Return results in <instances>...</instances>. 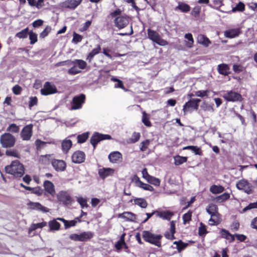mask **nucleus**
<instances>
[{"label":"nucleus","mask_w":257,"mask_h":257,"mask_svg":"<svg viewBox=\"0 0 257 257\" xmlns=\"http://www.w3.org/2000/svg\"><path fill=\"white\" fill-rule=\"evenodd\" d=\"M5 170L7 173L13 175L16 178H21L25 173L24 166L18 160L12 161L10 165L5 167Z\"/></svg>","instance_id":"nucleus-1"},{"label":"nucleus","mask_w":257,"mask_h":257,"mask_svg":"<svg viewBox=\"0 0 257 257\" xmlns=\"http://www.w3.org/2000/svg\"><path fill=\"white\" fill-rule=\"evenodd\" d=\"M142 236L146 241L154 244L158 247H161L160 240L162 237L161 234H155L149 231H144L142 233Z\"/></svg>","instance_id":"nucleus-2"},{"label":"nucleus","mask_w":257,"mask_h":257,"mask_svg":"<svg viewBox=\"0 0 257 257\" xmlns=\"http://www.w3.org/2000/svg\"><path fill=\"white\" fill-rule=\"evenodd\" d=\"M148 38L160 46H166L168 43L166 41L161 38L160 35L156 31L150 29L147 30Z\"/></svg>","instance_id":"nucleus-3"},{"label":"nucleus","mask_w":257,"mask_h":257,"mask_svg":"<svg viewBox=\"0 0 257 257\" xmlns=\"http://www.w3.org/2000/svg\"><path fill=\"white\" fill-rule=\"evenodd\" d=\"M0 141L3 148H8L14 146L15 139L10 134H5L1 136Z\"/></svg>","instance_id":"nucleus-4"},{"label":"nucleus","mask_w":257,"mask_h":257,"mask_svg":"<svg viewBox=\"0 0 257 257\" xmlns=\"http://www.w3.org/2000/svg\"><path fill=\"white\" fill-rule=\"evenodd\" d=\"M110 139H111V137L109 135H104L95 132L91 137L90 143L93 146V150H94L97 144L100 141Z\"/></svg>","instance_id":"nucleus-5"},{"label":"nucleus","mask_w":257,"mask_h":257,"mask_svg":"<svg viewBox=\"0 0 257 257\" xmlns=\"http://www.w3.org/2000/svg\"><path fill=\"white\" fill-rule=\"evenodd\" d=\"M236 188L243 191L247 194H250L253 193L252 186L244 179L241 180L237 182L236 184Z\"/></svg>","instance_id":"nucleus-6"},{"label":"nucleus","mask_w":257,"mask_h":257,"mask_svg":"<svg viewBox=\"0 0 257 257\" xmlns=\"http://www.w3.org/2000/svg\"><path fill=\"white\" fill-rule=\"evenodd\" d=\"M85 100V96L83 94L75 96L73 98L71 109L76 110L80 109L82 104L84 103Z\"/></svg>","instance_id":"nucleus-7"},{"label":"nucleus","mask_w":257,"mask_h":257,"mask_svg":"<svg viewBox=\"0 0 257 257\" xmlns=\"http://www.w3.org/2000/svg\"><path fill=\"white\" fill-rule=\"evenodd\" d=\"M57 198L66 205L71 204L74 201L71 196L65 191H60L57 195Z\"/></svg>","instance_id":"nucleus-8"},{"label":"nucleus","mask_w":257,"mask_h":257,"mask_svg":"<svg viewBox=\"0 0 257 257\" xmlns=\"http://www.w3.org/2000/svg\"><path fill=\"white\" fill-rule=\"evenodd\" d=\"M223 98L227 101H241V95L235 91H230L224 93Z\"/></svg>","instance_id":"nucleus-9"},{"label":"nucleus","mask_w":257,"mask_h":257,"mask_svg":"<svg viewBox=\"0 0 257 257\" xmlns=\"http://www.w3.org/2000/svg\"><path fill=\"white\" fill-rule=\"evenodd\" d=\"M129 23L128 18L125 16H118L114 20L115 26L119 29L125 27Z\"/></svg>","instance_id":"nucleus-10"},{"label":"nucleus","mask_w":257,"mask_h":257,"mask_svg":"<svg viewBox=\"0 0 257 257\" xmlns=\"http://www.w3.org/2000/svg\"><path fill=\"white\" fill-rule=\"evenodd\" d=\"M201 101L200 99H192L186 102L183 106V111L184 114L188 111L190 108L197 110L198 108V103Z\"/></svg>","instance_id":"nucleus-11"},{"label":"nucleus","mask_w":257,"mask_h":257,"mask_svg":"<svg viewBox=\"0 0 257 257\" xmlns=\"http://www.w3.org/2000/svg\"><path fill=\"white\" fill-rule=\"evenodd\" d=\"M41 94L44 95H47L55 93L57 92L55 86L49 82H46L43 88L41 90Z\"/></svg>","instance_id":"nucleus-12"},{"label":"nucleus","mask_w":257,"mask_h":257,"mask_svg":"<svg viewBox=\"0 0 257 257\" xmlns=\"http://www.w3.org/2000/svg\"><path fill=\"white\" fill-rule=\"evenodd\" d=\"M51 164L57 172L64 171L66 168V163L61 160L54 159L52 160Z\"/></svg>","instance_id":"nucleus-13"},{"label":"nucleus","mask_w":257,"mask_h":257,"mask_svg":"<svg viewBox=\"0 0 257 257\" xmlns=\"http://www.w3.org/2000/svg\"><path fill=\"white\" fill-rule=\"evenodd\" d=\"M85 159V153L81 151L75 152L72 156V161L75 164H80L84 162Z\"/></svg>","instance_id":"nucleus-14"},{"label":"nucleus","mask_w":257,"mask_h":257,"mask_svg":"<svg viewBox=\"0 0 257 257\" xmlns=\"http://www.w3.org/2000/svg\"><path fill=\"white\" fill-rule=\"evenodd\" d=\"M28 205L31 209L41 212L42 213H47L49 211V209L42 205L39 202H34L30 201L28 203Z\"/></svg>","instance_id":"nucleus-15"},{"label":"nucleus","mask_w":257,"mask_h":257,"mask_svg":"<svg viewBox=\"0 0 257 257\" xmlns=\"http://www.w3.org/2000/svg\"><path fill=\"white\" fill-rule=\"evenodd\" d=\"M206 212L212 217H218L219 213L218 212V207L214 204H209L206 208Z\"/></svg>","instance_id":"nucleus-16"},{"label":"nucleus","mask_w":257,"mask_h":257,"mask_svg":"<svg viewBox=\"0 0 257 257\" xmlns=\"http://www.w3.org/2000/svg\"><path fill=\"white\" fill-rule=\"evenodd\" d=\"M82 0H67L63 3V7L74 9L81 3Z\"/></svg>","instance_id":"nucleus-17"},{"label":"nucleus","mask_w":257,"mask_h":257,"mask_svg":"<svg viewBox=\"0 0 257 257\" xmlns=\"http://www.w3.org/2000/svg\"><path fill=\"white\" fill-rule=\"evenodd\" d=\"M44 187L46 191L52 196H54L55 193L54 185L52 182L49 180H46L44 182Z\"/></svg>","instance_id":"nucleus-18"},{"label":"nucleus","mask_w":257,"mask_h":257,"mask_svg":"<svg viewBox=\"0 0 257 257\" xmlns=\"http://www.w3.org/2000/svg\"><path fill=\"white\" fill-rule=\"evenodd\" d=\"M241 33L239 29H229L224 32V36L226 38H233L238 36Z\"/></svg>","instance_id":"nucleus-19"},{"label":"nucleus","mask_w":257,"mask_h":257,"mask_svg":"<svg viewBox=\"0 0 257 257\" xmlns=\"http://www.w3.org/2000/svg\"><path fill=\"white\" fill-rule=\"evenodd\" d=\"M108 159L110 162L112 163H116L119 161L122 158V155L120 153L117 151L111 153L108 155Z\"/></svg>","instance_id":"nucleus-20"},{"label":"nucleus","mask_w":257,"mask_h":257,"mask_svg":"<svg viewBox=\"0 0 257 257\" xmlns=\"http://www.w3.org/2000/svg\"><path fill=\"white\" fill-rule=\"evenodd\" d=\"M217 70L219 74L224 76L228 75L229 73V67L226 64H221L217 66Z\"/></svg>","instance_id":"nucleus-21"},{"label":"nucleus","mask_w":257,"mask_h":257,"mask_svg":"<svg viewBox=\"0 0 257 257\" xmlns=\"http://www.w3.org/2000/svg\"><path fill=\"white\" fill-rule=\"evenodd\" d=\"M178 6L174 9L175 11H179L182 13H187L190 11V6L183 2H178Z\"/></svg>","instance_id":"nucleus-22"},{"label":"nucleus","mask_w":257,"mask_h":257,"mask_svg":"<svg viewBox=\"0 0 257 257\" xmlns=\"http://www.w3.org/2000/svg\"><path fill=\"white\" fill-rule=\"evenodd\" d=\"M114 170L111 168H102L98 170V174L101 178H105L109 175L113 173Z\"/></svg>","instance_id":"nucleus-23"},{"label":"nucleus","mask_w":257,"mask_h":257,"mask_svg":"<svg viewBox=\"0 0 257 257\" xmlns=\"http://www.w3.org/2000/svg\"><path fill=\"white\" fill-rule=\"evenodd\" d=\"M173 244L175 245V246H172V247L173 248H176L179 252L182 251L188 245V243H185L181 240L174 241Z\"/></svg>","instance_id":"nucleus-24"},{"label":"nucleus","mask_w":257,"mask_h":257,"mask_svg":"<svg viewBox=\"0 0 257 257\" xmlns=\"http://www.w3.org/2000/svg\"><path fill=\"white\" fill-rule=\"evenodd\" d=\"M197 42L198 43L203 45L205 47H208L211 43L209 39L204 35H199L197 37Z\"/></svg>","instance_id":"nucleus-25"},{"label":"nucleus","mask_w":257,"mask_h":257,"mask_svg":"<svg viewBox=\"0 0 257 257\" xmlns=\"http://www.w3.org/2000/svg\"><path fill=\"white\" fill-rule=\"evenodd\" d=\"M173 215V213L169 211H157V216L163 218V219L170 220Z\"/></svg>","instance_id":"nucleus-26"},{"label":"nucleus","mask_w":257,"mask_h":257,"mask_svg":"<svg viewBox=\"0 0 257 257\" xmlns=\"http://www.w3.org/2000/svg\"><path fill=\"white\" fill-rule=\"evenodd\" d=\"M176 228H175V222L174 221H172L170 222V232L171 234L168 232H167L165 234V236L168 238L170 239L171 240L175 239L174 234L176 232Z\"/></svg>","instance_id":"nucleus-27"},{"label":"nucleus","mask_w":257,"mask_h":257,"mask_svg":"<svg viewBox=\"0 0 257 257\" xmlns=\"http://www.w3.org/2000/svg\"><path fill=\"white\" fill-rule=\"evenodd\" d=\"M119 216L121 218L125 219L127 221H135L136 219V214L131 212H125L121 214H119Z\"/></svg>","instance_id":"nucleus-28"},{"label":"nucleus","mask_w":257,"mask_h":257,"mask_svg":"<svg viewBox=\"0 0 257 257\" xmlns=\"http://www.w3.org/2000/svg\"><path fill=\"white\" fill-rule=\"evenodd\" d=\"M210 191L214 194L222 193L224 190V188L221 185H213L210 186Z\"/></svg>","instance_id":"nucleus-29"},{"label":"nucleus","mask_w":257,"mask_h":257,"mask_svg":"<svg viewBox=\"0 0 257 257\" xmlns=\"http://www.w3.org/2000/svg\"><path fill=\"white\" fill-rule=\"evenodd\" d=\"M71 64L75 65L80 69H84L87 66L86 62L80 59H75L73 61H71Z\"/></svg>","instance_id":"nucleus-30"},{"label":"nucleus","mask_w":257,"mask_h":257,"mask_svg":"<svg viewBox=\"0 0 257 257\" xmlns=\"http://www.w3.org/2000/svg\"><path fill=\"white\" fill-rule=\"evenodd\" d=\"M72 142L70 140H64L61 144L62 150L64 153H67L72 146Z\"/></svg>","instance_id":"nucleus-31"},{"label":"nucleus","mask_w":257,"mask_h":257,"mask_svg":"<svg viewBox=\"0 0 257 257\" xmlns=\"http://www.w3.org/2000/svg\"><path fill=\"white\" fill-rule=\"evenodd\" d=\"M93 234L90 231H84L80 234V241H86L91 238Z\"/></svg>","instance_id":"nucleus-32"},{"label":"nucleus","mask_w":257,"mask_h":257,"mask_svg":"<svg viewBox=\"0 0 257 257\" xmlns=\"http://www.w3.org/2000/svg\"><path fill=\"white\" fill-rule=\"evenodd\" d=\"M140 137L141 135L139 133L135 132L133 134L131 138L127 139L126 141L127 144H134L139 140Z\"/></svg>","instance_id":"nucleus-33"},{"label":"nucleus","mask_w":257,"mask_h":257,"mask_svg":"<svg viewBox=\"0 0 257 257\" xmlns=\"http://www.w3.org/2000/svg\"><path fill=\"white\" fill-rule=\"evenodd\" d=\"M101 50V47L99 45L96 48L93 49L91 52H90L86 58V60H88L89 62H91L93 57L98 54Z\"/></svg>","instance_id":"nucleus-34"},{"label":"nucleus","mask_w":257,"mask_h":257,"mask_svg":"<svg viewBox=\"0 0 257 257\" xmlns=\"http://www.w3.org/2000/svg\"><path fill=\"white\" fill-rule=\"evenodd\" d=\"M184 37L185 39L188 40V41L185 42L186 46L188 48H192L194 44V40L193 38L192 35L191 33H187L185 35Z\"/></svg>","instance_id":"nucleus-35"},{"label":"nucleus","mask_w":257,"mask_h":257,"mask_svg":"<svg viewBox=\"0 0 257 257\" xmlns=\"http://www.w3.org/2000/svg\"><path fill=\"white\" fill-rule=\"evenodd\" d=\"M21 135L24 140H29L32 135V130H22Z\"/></svg>","instance_id":"nucleus-36"},{"label":"nucleus","mask_w":257,"mask_h":257,"mask_svg":"<svg viewBox=\"0 0 257 257\" xmlns=\"http://www.w3.org/2000/svg\"><path fill=\"white\" fill-rule=\"evenodd\" d=\"M230 197V195L228 193H224L222 194L217 196L215 200L216 202L218 203H221L225 201L226 200H228Z\"/></svg>","instance_id":"nucleus-37"},{"label":"nucleus","mask_w":257,"mask_h":257,"mask_svg":"<svg viewBox=\"0 0 257 257\" xmlns=\"http://www.w3.org/2000/svg\"><path fill=\"white\" fill-rule=\"evenodd\" d=\"M49 226L51 231L57 230L60 228V224L56 220L54 219L49 222Z\"/></svg>","instance_id":"nucleus-38"},{"label":"nucleus","mask_w":257,"mask_h":257,"mask_svg":"<svg viewBox=\"0 0 257 257\" xmlns=\"http://www.w3.org/2000/svg\"><path fill=\"white\" fill-rule=\"evenodd\" d=\"M135 204L140 206L143 208H145L147 207L148 203L146 200L144 198H138L134 200Z\"/></svg>","instance_id":"nucleus-39"},{"label":"nucleus","mask_w":257,"mask_h":257,"mask_svg":"<svg viewBox=\"0 0 257 257\" xmlns=\"http://www.w3.org/2000/svg\"><path fill=\"white\" fill-rule=\"evenodd\" d=\"M7 156L14 157L17 158H20V154L19 151L15 149L7 150L6 152Z\"/></svg>","instance_id":"nucleus-40"},{"label":"nucleus","mask_w":257,"mask_h":257,"mask_svg":"<svg viewBox=\"0 0 257 257\" xmlns=\"http://www.w3.org/2000/svg\"><path fill=\"white\" fill-rule=\"evenodd\" d=\"M174 164L176 166H179L183 163L187 162V157H182L180 156H177L174 157Z\"/></svg>","instance_id":"nucleus-41"},{"label":"nucleus","mask_w":257,"mask_h":257,"mask_svg":"<svg viewBox=\"0 0 257 257\" xmlns=\"http://www.w3.org/2000/svg\"><path fill=\"white\" fill-rule=\"evenodd\" d=\"M89 132H85L82 134L79 135L77 136V142L79 144L84 143L88 139L89 136Z\"/></svg>","instance_id":"nucleus-42"},{"label":"nucleus","mask_w":257,"mask_h":257,"mask_svg":"<svg viewBox=\"0 0 257 257\" xmlns=\"http://www.w3.org/2000/svg\"><path fill=\"white\" fill-rule=\"evenodd\" d=\"M29 29L26 28L16 34V37L20 39H24L27 37L29 34Z\"/></svg>","instance_id":"nucleus-43"},{"label":"nucleus","mask_w":257,"mask_h":257,"mask_svg":"<svg viewBox=\"0 0 257 257\" xmlns=\"http://www.w3.org/2000/svg\"><path fill=\"white\" fill-rule=\"evenodd\" d=\"M207 233L206 225L202 222L200 223V226L198 229V234L200 236H204Z\"/></svg>","instance_id":"nucleus-44"},{"label":"nucleus","mask_w":257,"mask_h":257,"mask_svg":"<svg viewBox=\"0 0 257 257\" xmlns=\"http://www.w3.org/2000/svg\"><path fill=\"white\" fill-rule=\"evenodd\" d=\"M149 183L152 184L155 186H159L160 184V180L154 177L151 176L150 178L147 180Z\"/></svg>","instance_id":"nucleus-45"},{"label":"nucleus","mask_w":257,"mask_h":257,"mask_svg":"<svg viewBox=\"0 0 257 257\" xmlns=\"http://www.w3.org/2000/svg\"><path fill=\"white\" fill-rule=\"evenodd\" d=\"M51 157L52 155H42L40 157V161L43 164H48L50 162Z\"/></svg>","instance_id":"nucleus-46"},{"label":"nucleus","mask_w":257,"mask_h":257,"mask_svg":"<svg viewBox=\"0 0 257 257\" xmlns=\"http://www.w3.org/2000/svg\"><path fill=\"white\" fill-rule=\"evenodd\" d=\"M29 39L30 40V44H34L37 42V35L36 33H34L33 31L29 32Z\"/></svg>","instance_id":"nucleus-47"},{"label":"nucleus","mask_w":257,"mask_h":257,"mask_svg":"<svg viewBox=\"0 0 257 257\" xmlns=\"http://www.w3.org/2000/svg\"><path fill=\"white\" fill-rule=\"evenodd\" d=\"M77 201L80 205L81 208H84V207H87L88 204L87 203V200L86 199L82 197H77Z\"/></svg>","instance_id":"nucleus-48"},{"label":"nucleus","mask_w":257,"mask_h":257,"mask_svg":"<svg viewBox=\"0 0 257 257\" xmlns=\"http://www.w3.org/2000/svg\"><path fill=\"white\" fill-rule=\"evenodd\" d=\"M244 9V5L239 2L235 7L233 8L231 11L232 12H235L236 11L242 12Z\"/></svg>","instance_id":"nucleus-49"},{"label":"nucleus","mask_w":257,"mask_h":257,"mask_svg":"<svg viewBox=\"0 0 257 257\" xmlns=\"http://www.w3.org/2000/svg\"><path fill=\"white\" fill-rule=\"evenodd\" d=\"M81 72V70L77 68L75 65H73V67L68 70V73L70 75H75Z\"/></svg>","instance_id":"nucleus-50"},{"label":"nucleus","mask_w":257,"mask_h":257,"mask_svg":"<svg viewBox=\"0 0 257 257\" xmlns=\"http://www.w3.org/2000/svg\"><path fill=\"white\" fill-rule=\"evenodd\" d=\"M47 225V222L45 221H43L40 223H38L36 224H33L32 226H31L32 230H36L37 228H42Z\"/></svg>","instance_id":"nucleus-51"},{"label":"nucleus","mask_w":257,"mask_h":257,"mask_svg":"<svg viewBox=\"0 0 257 257\" xmlns=\"http://www.w3.org/2000/svg\"><path fill=\"white\" fill-rule=\"evenodd\" d=\"M191 215L192 212L190 211H188L183 215V220L184 224L191 220Z\"/></svg>","instance_id":"nucleus-52"},{"label":"nucleus","mask_w":257,"mask_h":257,"mask_svg":"<svg viewBox=\"0 0 257 257\" xmlns=\"http://www.w3.org/2000/svg\"><path fill=\"white\" fill-rule=\"evenodd\" d=\"M208 90H199L195 92V95L197 97H203L204 96H207L208 95Z\"/></svg>","instance_id":"nucleus-53"},{"label":"nucleus","mask_w":257,"mask_h":257,"mask_svg":"<svg viewBox=\"0 0 257 257\" xmlns=\"http://www.w3.org/2000/svg\"><path fill=\"white\" fill-rule=\"evenodd\" d=\"M51 28L49 26H47L46 28L40 33V37L41 38H44L50 32Z\"/></svg>","instance_id":"nucleus-54"},{"label":"nucleus","mask_w":257,"mask_h":257,"mask_svg":"<svg viewBox=\"0 0 257 257\" xmlns=\"http://www.w3.org/2000/svg\"><path fill=\"white\" fill-rule=\"evenodd\" d=\"M73 40L72 41L75 43H77L81 41L82 39V36L80 35L77 34L75 32L73 33Z\"/></svg>","instance_id":"nucleus-55"},{"label":"nucleus","mask_w":257,"mask_h":257,"mask_svg":"<svg viewBox=\"0 0 257 257\" xmlns=\"http://www.w3.org/2000/svg\"><path fill=\"white\" fill-rule=\"evenodd\" d=\"M139 187L142 188L145 190H148L150 191L154 190V188L152 186L149 184L144 183L143 182Z\"/></svg>","instance_id":"nucleus-56"},{"label":"nucleus","mask_w":257,"mask_h":257,"mask_svg":"<svg viewBox=\"0 0 257 257\" xmlns=\"http://www.w3.org/2000/svg\"><path fill=\"white\" fill-rule=\"evenodd\" d=\"M220 233L222 237L226 238V239H229V236H231V233H230L228 230L225 229H221L220 230Z\"/></svg>","instance_id":"nucleus-57"},{"label":"nucleus","mask_w":257,"mask_h":257,"mask_svg":"<svg viewBox=\"0 0 257 257\" xmlns=\"http://www.w3.org/2000/svg\"><path fill=\"white\" fill-rule=\"evenodd\" d=\"M67 223H65L64 226L65 228L67 229L72 226H74L76 225L77 223V221L76 220H66Z\"/></svg>","instance_id":"nucleus-58"},{"label":"nucleus","mask_w":257,"mask_h":257,"mask_svg":"<svg viewBox=\"0 0 257 257\" xmlns=\"http://www.w3.org/2000/svg\"><path fill=\"white\" fill-rule=\"evenodd\" d=\"M132 181L135 183L136 186L137 187H139L140 185H141V183L142 182L140 180V178L137 175H134L132 178Z\"/></svg>","instance_id":"nucleus-59"},{"label":"nucleus","mask_w":257,"mask_h":257,"mask_svg":"<svg viewBox=\"0 0 257 257\" xmlns=\"http://www.w3.org/2000/svg\"><path fill=\"white\" fill-rule=\"evenodd\" d=\"M253 208H257V201L253 203H250L247 206L244 207L243 209V212H245L247 210L253 209Z\"/></svg>","instance_id":"nucleus-60"},{"label":"nucleus","mask_w":257,"mask_h":257,"mask_svg":"<svg viewBox=\"0 0 257 257\" xmlns=\"http://www.w3.org/2000/svg\"><path fill=\"white\" fill-rule=\"evenodd\" d=\"M31 191H32V193L36 194L38 196L42 195L43 192V189L39 187L32 188V189Z\"/></svg>","instance_id":"nucleus-61"},{"label":"nucleus","mask_w":257,"mask_h":257,"mask_svg":"<svg viewBox=\"0 0 257 257\" xmlns=\"http://www.w3.org/2000/svg\"><path fill=\"white\" fill-rule=\"evenodd\" d=\"M209 224L210 225H217L219 223V216L218 217H212L209 219Z\"/></svg>","instance_id":"nucleus-62"},{"label":"nucleus","mask_w":257,"mask_h":257,"mask_svg":"<svg viewBox=\"0 0 257 257\" xmlns=\"http://www.w3.org/2000/svg\"><path fill=\"white\" fill-rule=\"evenodd\" d=\"M142 121L146 126L149 127L151 126V122L149 120L147 116L146 115L145 112L143 113V116L142 118Z\"/></svg>","instance_id":"nucleus-63"},{"label":"nucleus","mask_w":257,"mask_h":257,"mask_svg":"<svg viewBox=\"0 0 257 257\" xmlns=\"http://www.w3.org/2000/svg\"><path fill=\"white\" fill-rule=\"evenodd\" d=\"M13 93L16 95H19L21 93L22 88L18 85L14 86L12 89Z\"/></svg>","instance_id":"nucleus-64"}]
</instances>
